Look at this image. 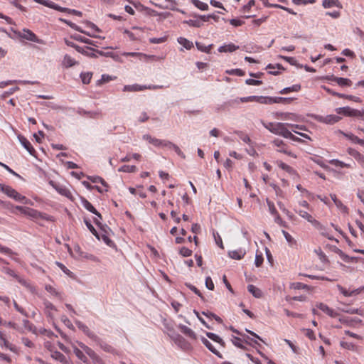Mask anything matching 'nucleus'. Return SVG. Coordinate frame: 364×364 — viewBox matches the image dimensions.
Wrapping results in <instances>:
<instances>
[{"instance_id":"1","label":"nucleus","mask_w":364,"mask_h":364,"mask_svg":"<svg viewBox=\"0 0 364 364\" xmlns=\"http://www.w3.org/2000/svg\"><path fill=\"white\" fill-rule=\"evenodd\" d=\"M295 100L294 97H263V96H250L245 97H240L234 100H230L223 105L224 107H237L240 103H247L250 102H256L261 104H290Z\"/></svg>"},{"instance_id":"2","label":"nucleus","mask_w":364,"mask_h":364,"mask_svg":"<svg viewBox=\"0 0 364 364\" xmlns=\"http://www.w3.org/2000/svg\"><path fill=\"white\" fill-rule=\"evenodd\" d=\"M263 124L266 129H267L273 134L282 136L284 138L290 139L293 141H300V139L292 134L291 132L286 128L285 124L284 123L268 122L267 124L264 123Z\"/></svg>"},{"instance_id":"3","label":"nucleus","mask_w":364,"mask_h":364,"mask_svg":"<svg viewBox=\"0 0 364 364\" xmlns=\"http://www.w3.org/2000/svg\"><path fill=\"white\" fill-rule=\"evenodd\" d=\"M0 191L18 202H21L24 204L28 203V200L25 196L18 193L15 189L12 188L9 186L0 184Z\"/></svg>"},{"instance_id":"4","label":"nucleus","mask_w":364,"mask_h":364,"mask_svg":"<svg viewBox=\"0 0 364 364\" xmlns=\"http://www.w3.org/2000/svg\"><path fill=\"white\" fill-rule=\"evenodd\" d=\"M310 117L316 119L319 122H323L327 124H333L336 122H338L341 119L339 116L335 114H330L326 117L317 114H310Z\"/></svg>"},{"instance_id":"5","label":"nucleus","mask_w":364,"mask_h":364,"mask_svg":"<svg viewBox=\"0 0 364 364\" xmlns=\"http://www.w3.org/2000/svg\"><path fill=\"white\" fill-rule=\"evenodd\" d=\"M18 37L28 40L29 41L42 43L43 41L40 40L38 36L29 29H23L22 31L16 32Z\"/></svg>"},{"instance_id":"6","label":"nucleus","mask_w":364,"mask_h":364,"mask_svg":"<svg viewBox=\"0 0 364 364\" xmlns=\"http://www.w3.org/2000/svg\"><path fill=\"white\" fill-rule=\"evenodd\" d=\"M273 144L276 146H277L279 149H277V151L284 153L291 157L296 158V155L292 153L290 151H288L287 146L284 144V142L279 139H276L272 141Z\"/></svg>"},{"instance_id":"7","label":"nucleus","mask_w":364,"mask_h":364,"mask_svg":"<svg viewBox=\"0 0 364 364\" xmlns=\"http://www.w3.org/2000/svg\"><path fill=\"white\" fill-rule=\"evenodd\" d=\"M76 326L79 329H80L87 337H89L91 340L94 341V340H97V336L85 324L80 321H75Z\"/></svg>"},{"instance_id":"8","label":"nucleus","mask_w":364,"mask_h":364,"mask_svg":"<svg viewBox=\"0 0 364 364\" xmlns=\"http://www.w3.org/2000/svg\"><path fill=\"white\" fill-rule=\"evenodd\" d=\"M33 1L38 4H41L45 6H47L48 8L55 9V10L60 11V12H66L67 13V11H68V8L62 7L50 1H48V0H33Z\"/></svg>"},{"instance_id":"9","label":"nucleus","mask_w":364,"mask_h":364,"mask_svg":"<svg viewBox=\"0 0 364 364\" xmlns=\"http://www.w3.org/2000/svg\"><path fill=\"white\" fill-rule=\"evenodd\" d=\"M364 114V109L360 111L358 109H352L348 106L343 107V116L353 117H362Z\"/></svg>"},{"instance_id":"10","label":"nucleus","mask_w":364,"mask_h":364,"mask_svg":"<svg viewBox=\"0 0 364 364\" xmlns=\"http://www.w3.org/2000/svg\"><path fill=\"white\" fill-rule=\"evenodd\" d=\"M94 342H95L105 352L112 354H117V350L113 346L101 339L99 336H97V340H94Z\"/></svg>"},{"instance_id":"11","label":"nucleus","mask_w":364,"mask_h":364,"mask_svg":"<svg viewBox=\"0 0 364 364\" xmlns=\"http://www.w3.org/2000/svg\"><path fill=\"white\" fill-rule=\"evenodd\" d=\"M18 139L21 145L28 151V153L32 156H35L36 150L32 146L30 141L22 135H18Z\"/></svg>"},{"instance_id":"12","label":"nucleus","mask_w":364,"mask_h":364,"mask_svg":"<svg viewBox=\"0 0 364 364\" xmlns=\"http://www.w3.org/2000/svg\"><path fill=\"white\" fill-rule=\"evenodd\" d=\"M299 215L303 218L306 219L309 222L311 223L316 228L322 229V225L317 220L313 218V217L309 214L306 211L299 210L298 212Z\"/></svg>"},{"instance_id":"13","label":"nucleus","mask_w":364,"mask_h":364,"mask_svg":"<svg viewBox=\"0 0 364 364\" xmlns=\"http://www.w3.org/2000/svg\"><path fill=\"white\" fill-rule=\"evenodd\" d=\"M26 214H28L30 216L33 217V218H41L42 219H45L46 220H50V221H53V217L52 216H48L46 214H43L36 210H33V209H31V208H26Z\"/></svg>"},{"instance_id":"14","label":"nucleus","mask_w":364,"mask_h":364,"mask_svg":"<svg viewBox=\"0 0 364 364\" xmlns=\"http://www.w3.org/2000/svg\"><path fill=\"white\" fill-rule=\"evenodd\" d=\"M362 293H364V287H360L352 290L343 288V296L345 297H354Z\"/></svg>"},{"instance_id":"15","label":"nucleus","mask_w":364,"mask_h":364,"mask_svg":"<svg viewBox=\"0 0 364 364\" xmlns=\"http://www.w3.org/2000/svg\"><path fill=\"white\" fill-rule=\"evenodd\" d=\"M159 88H160V87H156V86H151V85L141 86L139 85H133L132 86H125L124 91H141L143 90H155V89H159Z\"/></svg>"},{"instance_id":"16","label":"nucleus","mask_w":364,"mask_h":364,"mask_svg":"<svg viewBox=\"0 0 364 364\" xmlns=\"http://www.w3.org/2000/svg\"><path fill=\"white\" fill-rule=\"evenodd\" d=\"M82 204L83 207L87 210L88 211L91 212L92 213L95 214L97 217L102 219L101 214L95 209V208L85 198H82L81 199Z\"/></svg>"},{"instance_id":"17","label":"nucleus","mask_w":364,"mask_h":364,"mask_svg":"<svg viewBox=\"0 0 364 364\" xmlns=\"http://www.w3.org/2000/svg\"><path fill=\"white\" fill-rule=\"evenodd\" d=\"M316 307L333 318L336 317L337 316H339V314L337 312H336V311H334V310L330 309L325 304L319 303V304H316Z\"/></svg>"},{"instance_id":"18","label":"nucleus","mask_w":364,"mask_h":364,"mask_svg":"<svg viewBox=\"0 0 364 364\" xmlns=\"http://www.w3.org/2000/svg\"><path fill=\"white\" fill-rule=\"evenodd\" d=\"M209 18V16H200L198 19H190L186 21V23L191 26L193 27H200L203 25V22L207 21Z\"/></svg>"},{"instance_id":"19","label":"nucleus","mask_w":364,"mask_h":364,"mask_svg":"<svg viewBox=\"0 0 364 364\" xmlns=\"http://www.w3.org/2000/svg\"><path fill=\"white\" fill-rule=\"evenodd\" d=\"M343 136H344L347 139H348L352 144H359L362 146H364V140L358 138L355 135L351 133H343Z\"/></svg>"},{"instance_id":"20","label":"nucleus","mask_w":364,"mask_h":364,"mask_svg":"<svg viewBox=\"0 0 364 364\" xmlns=\"http://www.w3.org/2000/svg\"><path fill=\"white\" fill-rule=\"evenodd\" d=\"M239 46L235 45L232 43L223 45L218 48V52L220 53H232L239 49Z\"/></svg>"},{"instance_id":"21","label":"nucleus","mask_w":364,"mask_h":364,"mask_svg":"<svg viewBox=\"0 0 364 364\" xmlns=\"http://www.w3.org/2000/svg\"><path fill=\"white\" fill-rule=\"evenodd\" d=\"M144 138L149 141L150 144H152L153 145L156 146H165L166 147V143H168V141L166 140H161L156 138H152L149 135H144Z\"/></svg>"},{"instance_id":"22","label":"nucleus","mask_w":364,"mask_h":364,"mask_svg":"<svg viewBox=\"0 0 364 364\" xmlns=\"http://www.w3.org/2000/svg\"><path fill=\"white\" fill-rule=\"evenodd\" d=\"M178 328L180 329L181 332L189 337L191 339L196 340L197 336L196 334L194 333V331L191 329L190 328L187 327L185 325L180 324L178 326Z\"/></svg>"},{"instance_id":"23","label":"nucleus","mask_w":364,"mask_h":364,"mask_svg":"<svg viewBox=\"0 0 364 364\" xmlns=\"http://www.w3.org/2000/svg\"><path fill=\"white\" fill-rule=\"evenodd\" d=\"M201 341L202 343L204 344V346L209 350H210L213 353H214L215 355H217L218 357L222 358L223 356L222 355L220 354V353L217 350L214 346H213V344L208 340L206 339L204 337H202L201 338Z\"/></svg>"},{"instance_id":"24","label":"nucleus","mask_w":364,"mask_h":364,"mask_svg":"<svg viewBox=\"0 0 364 364\" xmlns=\"http://www.w3.org/2000/svg\"><path fill=\"white\" fill-rule=\"evenodd\" d=\"M266 69L269 70L268 72L269 74H272L274 75L279 74L281 73L280 70H284L283 67L280 64H276V65L269 64L267 66Z\"/></svg>"},{"instance_id":"25","label":"nucleus","mask_w":364,"mask_h":364,"mask_svg":"<svg viewBox=\"0 0 364 364\" xmlns=\"http://www.w3.org/2000/svg\"><path fill=\"white\" fill-rule=\"evenodd\" d=\"M77 64V62L69 55H65L63 60V65L65 68H70Z\"/></svg>"},{"instance_id":"26","label":"nucleus","mask_w":364,"mask_h":364,"mask_svg":"<svg viewBox=\"0 0 364 364\" xmlns=\"http://www.w3.org/2000/svg\"><path fill=\"white\" fill-rule=\"evenodd\" d=\"M245 255V252L242 251L241 249L238 250L230 251L228 252V255L230 256V257H231L232 259H237V260L243 258Z\"/></svg>"},{"instance_id":"27","label":"nucleus","mask_w":364,"mask_h":364,"mask_svg":"<svg viewBox=\"0 0 364 364\" xmlns=\"http://www.w3.org/2000/svg\"><path fill=\"white\" fill-rule=\"evenodd\" d=\"M247 290L251 293L255 298H261L262 296V291L252 284L247 286Z\"/></svg>"},{"instance_id":"28","label":"nucleus","mask_w":364,"mask_h":364,"mask_svg":"<svg viewBox=\"0 0 364 364\" xmlns=\"http://www.w3.org/2000/svg\"><path fill=\"white\" fill-rule=\"evenodd\" d=\"M177 41L187 50H190L193 47V43L186 38L179 37Z\"/></svg>"},{"instance_id":"29","label":"nucleus","mask_w":364,"mask_h":364,"mask_svg":"<svg viewBox=\"0 0 364 364\" xmlns=\"http://www.w3.org/2000/svg\"><path fill=\"white\" fill-rule=\"evenodd\" d=\"M277 164L278 166L280 168H282V170L287 171L289 174H295L296 173V171L292 167H291L290 166L286 164L283 161H277Z\"/></svg>"},{"instance_id":"30","label":"nucleus","mask_w":364,"mask_h":364,"mask_svg":"<svg viewBox=\"0 0 364 364\" xmlns=\"http://www.w3.org/2000/svg\"><path fill=\"white\" fill-rule=\"evenodd\" d=\"M51 357L53 359H55L62 363H66L68 362L66 357L59 351L52 352Z\"/></svg>"},{"instance_id":"31","label":"nucleus","mask_w":364,"mask_h":364,"mask_svg":"<svg viewBox=\"0 0 364 364\" xmlns=\"http://www.w3.org/2000/svg\"><path fill=\"white\" fill-rule=\"evenodd\" d=\"M206 336L212 341L218 343L223 347L225 346V343L224 342V341L218 335L211 332H206Z\"/></svg>"},{"instance_id":"32","label":"nucleus","mask_w":364,"mask_h":364,"mask_svg":"<svg viewBox=\"0 0 364 364\" xmlns=\"http://www.w3.org/2000/svg\"><path fill=\"white\" fill-rule=\"evenodd\" d=\"M166 147L170 149H173L175 152L182 159L186 158L185 154L181 151L180 148L177 145L173 144L172 142L168 141V143H166Z\"/></svg>"},{"instance_id":"33","label":"nucleus","mask_w":364,"mask_h":364,"mask_svg":"<svg viewBox=\"0 0 364 364\" xmlns=\"http://www.w3.org/2000/svg\"><path fill=\"white\" fill-rule=\"evenodd\" d=\"M339 0H323L322 5L324 8L339 7Z\"/></svg>"},{"instance_id":"34","label":"nucleus","mask_w":364,"mask_h":364,"mask_svg":"<svg viewBox=\"0 0 364 364\" xmlns=\"http://www.w3.org/2000/svg\"><path fill=\"white\" fill-rule=\"evenodd\" d=\"M191 1L196 7L201 11H206L208 9V5L200 0H191Z\"/></svg>"},{"instance_id":"35","label":"nucleus","mask_w":364,"mask_h":364,"mask_svg":"<svg viewBox=\"0 0 364 364\" xmlns=\"http://www.w3.org/2000/svg\"><path fill=\"white\" fill-rule=\"evenodd\" d=\"M73 352L75 354V355L77 357L78 359L82 360L84 363L87 362V358L86 355L83 353L82 351H81L80 349H78L76 346H73Z\"/></svg>"},{"instance_id":"36","label":"nucleus","mask_w":364,"mask_h":364,"mask_svg":"<svg viewBox=\"0 0 364 364\" xmlns=\"http://www.w3.org/2000/svg\"><path fill=\"white\" fill-rule=\"evenodd\" d=\"M235 133L237 134V136L242 141H244L246 144H248L249 145L252 144V140L250 139L247 134H245L241 131H236Z\"/></svg>"},{"instance_id":"37","label":"nucleus","mask_w":364,"mask_h":364,"mask_svg":"<svg viewBox=\"0 0 364 364\" xmlns=\"http://www.w3.org/2000/svg\"><path fill=\"white\" fill-rule=\"evenodd\" d=\"M213 46V44H210V45H208V46H205V45L202 44L200 43H196L197 48L199 50H200L202 52H204V53H210L211 52Z\"/></svg>"},{"instance_id":"38","label":"nucleus","mask_w":364,"mask_h":364,"mask_svg":"<svg viewBox=\"0 0 364 364\" xmlns=\"http://www.w3.org/2000/svg\"><path fill=\"white\" fill-rule=\"evenodd\" d=\"M115 78H116V77H112L110 75L105 74L101 76V78L100 80H98L96 83L97 85H102L105 84Z\"/></svg>"},{"instance_id":"39","label":"nucleus","mask_w":364,"mask_h":364,"mask_svg":"<svg viewBox=\"0 0 364 364\" xmlns=\"http://www.w3.org/2000/svg\"><path fill=\"white\" fill-rule=\"evenodd\" d=\"M84 222L89 230L100 240V236L91 223L86 218L84 219Z\"/></svg>"},{"instance_id":"40","label":"nucleus","mask_w":364,"mask_h":364,"mask_svg":"<svg viewBox=\"0 0 364 364\" xmlns=\"http://www.w3.org/2000/svg\"><path fill=\"white\" fill-rule=\"evenodd\" d=\"M166 1H167L168 3V4L166 6H162L161 5H159V4H156V6L161 8V9H171V10H173V11H178L176 8V1L175 0H165Z\"/></svg>"},{"instance_id":"41","label":"nucleus","mask_w":364,"mask_h":364,"mask_svg":"<svg viewBox=\"0 0 364 364\" xmlns=\"http://www.w3.org/2000/svg\"><path fill=\"white\" fill-rule=\"evenodd\" d=\"M118 171L119 172L134 173L136 171V167L135 166L124 165Z\"/></svg>"},{"instance_id":"42","label":"nucleus","mask_w":364,"mask_h":364,"mask_svg":"<svg viewBox=\"0 0 364 364\" xmlns=\"http://www.w3.org/2000/svg\"><path fill=\"white\" fill-rule=\"evenodd\" d=\"M202 314L208 318H214L219 323H223V319L220 317H219L218 316H217L214 313H212V312H210L209 311H203Z\"/></svg>"},{"instance_id":"43","label":"nucleus","mask_w":364,"mask_h":364,"mask_svg":"<svg viewBox=\"0 0 364 364\" xmlns=\"http://www.w3.org/2000/svg\"><path fill=\"white\" fill-rule=\"evenodd\" d=\"M92 77V73L90 72L82 73L80 74V78L83 84H89Z\"/></svg>"},{"instance_id":"44","label":"nucleus","mask_w":364,"mask_h":364,"mask_svg":"<svg viewBox=\"0 0 364 364\" xmlns=\"http://www.w3.org/2000/svg\"><path fill=\"white\" fill-rule=\"evenodd\" d=\"M176 343L180 346L181 348H187L188 346V343L180 335H177L175 338Z\"/></svg>"},{"instance_id":"45","label":"nucleus","mask_w":364,"mask_h":364,"mask_svg":"<svg viewBox=\"0 0 364 364\" xmlns=\"http://www.w3.org/2000/svg\"><path fill=\"white\" fill-rule=\"evenodd\" d=\"M317 229L320 231V233L322 235H323L325 237H327L331 240L335 241L337 244L339 243V240L338 239H335L333 237L330 235V234L327 232L326 228L323 225H322V229L321 230L320 228H317Z\"/></svg>"},{"instance_id":"46","label":"nucleus","mask_w":364,"mask_h":364,"mask_svg":"<svg viewBox=\"0 0 364 364\" xmlns=\"http://www.w3.org/2000/svg\"><path fill=\"white\" fill-rule=\"evenodd\" d=\"M186 286L189 289H191L192 291H193L196 294H197L203 301H205L204 296H203L201 292L195 286H193L189 283H186Z\"/></svg>"},{"instance_id":"47","label":"nucleus","mask_w":364,"mask_h":364,"mask_svg":"<svg viewBox=\"0 0 364 364\" xmlns=\"http://www.w3.org/2000/svg\"><path fill=\"white\" fill-rule=\"evenodd\" d=\"M50 184L55 188L60 194L63 196H67V193H69V191L65 188H60L55 184V183L52 181H50Z\"/></svg>"},{"instance_id":"48","label":"nucleus","mask_w":364,"mask_h":364,"mask_svg":"<svg viewBox=\"0 0 364 364\" xmlns=\"http://www.w3.org/2000/svg\"><path fill=\"white\" fill-rule=\"evenodd\" d=\"M342 311L346 312V313L357 314L359 315H363V311L360 309H354V308L349 309L348 307L347 308L343 307Z\"/></svg>"},{"instance_id":"49","label":"nucleus","mask_w":364,"mask_h":364,"mask_svg":"<svg viewBox=\"0 0 364 364\" xmlns=\"http://www.w3.org/2000/svg\"><path fill=\"white\" fill-rule=\"evenodd\" d=\"M282 234L284 236L287 241L291 245L296 244V240L293 238V237L287 231L282 230Z\"/></svg>"},{"instance_id":"50","label":"nucleus","mask_w":364,"mask_h":364,"mask_svg":"<svg viewBox=\"0 0 364 364\" xmlns=\"http://www.w3.org/2000/svg\"><path fill=\"white\" fill-rule=\"evenodd\" d=\"M226 73L230 75H235L237 76L245 75V71H243L241 69H232L230 70H227Z\"/></svg>"},{"instance_id":"51","label":"nucleus","mask_w":364,"mask_h":364,"mask_svg":"<svg viewBox=\"0 0 364 364\" xmlns=\"http://www.w3.org/2000/svg\"><path fill=\"white\" fill-rule=\"evenodd\" d=\"M179 253L183 257H189L192 255L193 252L186 247H182L179 250Z\"/></svg>"},{"instance_id":"52","label":"nucleus","mask_w":364,"mask_h":364,"mask_svg":"<svg viewBox=\"0 0 364 364\" xmlns=\"http://www.w3.org/2000/svg\"><path fill=\"white\" fill-rule=\"evenodd\" d=\"M45 288L48 292L50 293L51 294L55 296L60 297V294L52 286L46 285Z\"/></svg>"},{"instance_id":"53","label":"nucleus","mask_w":364,"mask_h":364,"mask_svg":"<svg viewBox=\"0 0 364 364\" xmlns=\"http://www.w3.org/2000/svg\"><path fill=\"white\" fill-rule=\"evenodd\" d=\"M232 342L237 348L245 349V346L241 343V339L239 337L233 336Z\"/></svg>"},{"instance_id":"54","label":"nucleus","mask_w":364,"mask_h":364,"mask_svg":"<svg viewBox=\"0 0 364 364\" xmlns=\"http://www.w3.org/2000/svg\"><path fill=\"white\" fill-rule=\"evenodd\" d=\"M102 240L108 246L112 247L114 246V242L109 238L108 236H107L106 235L103 234L102 235V236L100 237V240Z\"/></svg>"},{"instance_id":"55","label":"nucleus","mask_w":364,"mask_h":364,"mask_svg":"<svg viewBox=\"0 0 364 364\" xmlns=\"http://www.w3.org/2000/svg\"><path fill=\"white\" fill-rule=\"evenodd\" d=\"M2 272H4V273H6V274H9V276L13 277L14 278H17L18 277V276L15 273V272L14 270H12L11 269L7 267H2Z\"/></svg>"},{"instance_id":"56","label":"nucleus","mask_w":364,"mask_h":364,"mask_svg":"<svg viewBox=\"0 0 364 364\" xmlns=\"http://www.w3.org/2000/svg\"><path fill=\"white\" fill-rule=\"evenodd\" d=\"M123 33H126L131 41H136L139 39V37L135 33L127 29H124Z\"/></svg>"},{"instance_id":"57","label":"nucleus","mask_w":364,"mask_h":364,"mask_svg":"<svg viewBox=\"0 0 364 364\" xmlns=\"http://www.w3.org/2000/svg\"><path fill=\"white\" fill-rule=\"evenodd\" d=\"M205 287L209 289V290H213L214 289V284H213V282L211 279L210 277H207L205 278Z\"/></svg>"},{"instance_id":"58","label":"nucleus","mask_w":364,"mask_h":364,"mask_svg":"<svg viewBox=\"0 0 364 364\" xmlns=\"http://www.w3.org/2000/svg\"><path fill=\"white\" fill-rule=\"evenodd\" d=\"M263 261H264V258L262 257V254H260V255L256 254L255 261V264L256 267H260L262 264Z\"/></svg>"},{"instance_id":"59","label":"nucleus","mask_w":364,"mask_h":364,"mask_svg":"<svg viewBox=\"0 0 364 364\" xmlns=\"http://www.w3.org/2000/svg\"><path fill=\"white\" fill-rule=\"evenodd\" d=\"M292 286L296 289H309V286L307 284L301 282L294 283Z\"/></svg>"},{"instance_id":"60","label":"nucleus","mask_w":364,"mask_h":364,"mask_svg":"<svg viewBox=\"0 0 364 364\" xmlns=\"http://www.w3.org/2000/svg\"><path fill=\"white\" fill-rule=\"evenodd\" d=\"M14 308L16 309V310L17 311H18L19 313H21L22 315L25 316H28V314L26 313V311L23 309L21 308L17 303L16 301H14Z\"/></svg>"},{"instance_id":"61","label":"nucleus","mask_w":364,"mask_h":364,"mask_svg":"<svg viewBox=\"0 0 364 364\" xmlns=\"http://www.w3.org/2000/svg\"><path fill=\"white\" fill-rule=\"evenodd\" d=\"M167 37H161V38H152L150 39V42L151 43H162L166 41Z\"/></svg>"},{"instance_id":"62","label":"nucleus","mask_w":364,"mask_h":364,"mask_svg":"<svg viewBox=\"0 0 364 364\" xmlns=\"http://www.w3.org/2000/svg\"><path fill=\"white\" fill-rule=\"evenodd\" d=\"M214 235V237H215V242L216 244L220 247H221L222 249L224 248L223 247V241H222V239L220 237V236L219 235L218 233H213Z\"/></svg>"},{"instance_id":"63","label":"nucleus","mask_w":364,"mask_h":364,"mask_svg":"<svg viewBox=\"0 0 364 364\" xmlns=\"http://www.w3.org/2000/svg\"><path fill=\"white\" fill-rule=\"evenodd\" d=\"M348 153L351 156H353L355 159H356L361 154H360L358 151H357L356 150L352 149V148H349L348 149Z\"/></svg>"},{"instance_id":"64","label":"nucleus","mask_w":364,"mask_h":364,"mask_svg":"<svg viewBox=\"0 0 364 364\" xmlns=\"http://www.w3.org/2000/svg\"><path fill=\"white\" fill-rule=\"evenodd\" d=\"M85 352L86 353L87 355H88L92 359H95L97 357L95 352L90 347L88 348H86Z\"/></svg>"}]
</instances>
